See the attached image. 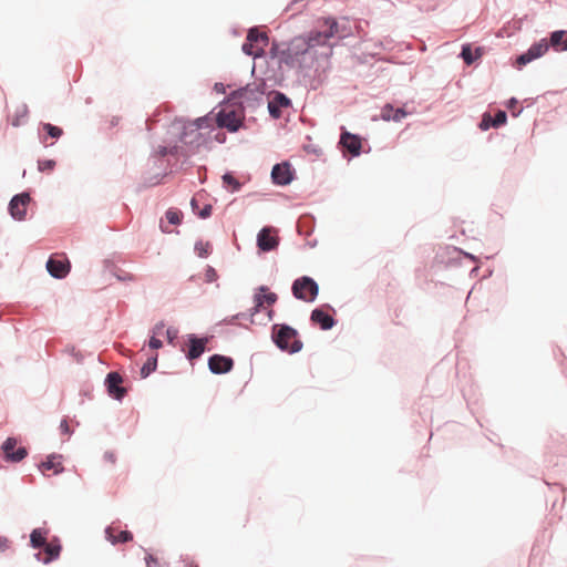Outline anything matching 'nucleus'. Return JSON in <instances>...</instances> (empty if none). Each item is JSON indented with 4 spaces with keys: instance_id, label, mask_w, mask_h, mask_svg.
Instances as JSON below:
<instances>
[{
    "instance_id": "f257e3e1",
    "label": "nucleus",
    "mask_w": 567,
    "mask_h": 567,
    "mask_svg": "<svg viewBox=\"0 0 567 567\" xmlns=\"http://www.w3.org/2000/svg\"><path fill=\"white\" fill-rule=\"evenodd\" d=\"M270 340L282 353L296 354L303 349L298 329L287 322H276L270 328Z\"/></svg>"
},
{
    "instance_id": "f03ea898",
    "label": "nucleus",
    "mask_w": 567,
    "mask_h": 567,
    "mask_svg": "<svg viewBox=\"0 0 567 567\" xmlns=\"http://www.w3.org/2000/svg\"><path fill=\"white\" fill-rule=\"evenodd\" d=\"M177 124L178 123H174L173 121L171 122L163 144H159L157 147H153L151 157L162 158L166 155H182L185 157V161L187 159L185 150V127L176 126Z\"/></svg>"
},
{
    "instance_id": "7ed1b4c3",
    "label": "nucleus",
    "mask_w": 567,
    "mask_h": 567,
    "mask_svg": "<svg viewBox=\"0 0 567 567\" xmlns=\"http://www.w3.org/2000/svg\"><path fill=\"white\" fill-rule=\"evenodd\" d=\"M218 109L219 103L203 116H198L194 120L176 116L173 122L178 123L176 126L185 127L186 138H188L192 133L200 132V130L208 128L209 131H216Z\"/></svg>"
},
{
    "instance_id": "20e7f679",
    "label": "nucleus",
    "mask_w": 567,
    "mask_h": 567,
    "mask_svg": "<svg viewBox=\"0 0 567 567\" xmlns=\"http://www.w3.org/2000/svg\"><path fill=\"white\" fill-rule=\"evenodd\" d=\"M319 284L308 275L297 277L291 284L292 297L306 303H312L319 296Z\"/></svg>"
},
{
    "instance_id": "39448f33",
    "label": "nucleus",
    "mask_w": 567,
    "mask_h": 567,
    "mask_svg": "<svg viewBox=\"0 0 567 567\" xmlns=\"http://www.w3.org/2000/svg\"><path fill=\"white\" fill-rule=\"evenodd\" d=\"M183 338L187 342V350L185 349V346H181L179 350L184 352L185 359L188 361V363L194 367L207 351L206 344L212 337H208L205 333L199 334L190 332L185 334Z\"/></svg>"
},
{
    "instance_id": "423d86ee",
    "label": "nucleus",
    "mask_w": 567,
    "mask_h": 567,
    "mask_svg": "<svg viewBox=\"0 0 567 567\" xmlns=\"http://www.w3.org/2000/svg\"><path fill=\"white\" fill-rule=\"evenodd\" d=\"M318 25L327 27L330 38L337 39L338 41L353 35V30L347 17L338 19L332 14L320 16L318 17Z\"/></svg>"
},
{
    "instance_id": "0eeeda50",
    "label": "nucleus",
    "mask_w": 567,
    "mask_h": 567,
    "mask_svg": "<svg viewBox=\"0 0 567 567\" xmlns=\"http://www.w3.org/2000/svg\"><path fill=\"white\" fill-rule=\"evenodd\" d=\"M226 104H231L229 96H225L219 102L216 128L226 130V132L229 134H235L238 133L240 130H246L247 126L239 117H237L235 110L224 109V105Z\"/></svg>"
},
{
    "instance_id": "6e6552de",
    "label": "nucleus",
    "mask_w": 567,
    "mask_h": 567,
    "mask_svg": "<svg viewBox=\"0 0 567 567\" xmlns=\"http://www.w3.org/2000/svg\"><path fill=\"white\" fill-rule=\"evenodd\" d=\"M258 90L254 82H249L233 90L227 96L230 97L231 104H234V100H239V104L256 110L264 103L262 92Z\"/></svg>"
},
{
    "instance_id": "1a4fd4ad",
    "label": "nucleus",
    "mask_w": 567,
    "mask_h": 567,
    "mask_svg": "<svg viewBox=\"0 0 567 567\" xmlns=\"http://www.w3.org/2000/svg\"><path fill=\"white\" fill-rule=\"evenodd\" d=\"M336 316V308L326 302L311 310L309 320L311 326H318L322 331H330L338 324Z\"/></svg>"
},
{
    "instance_id": "9d476101",
    "label": "nucleus",
    "mask_w": 567,
    "mask_h": 567,
    "mask_svg": "<svg viewBox=\"0 0 567 567\" xmlns=\"http://www.w3.org/2000/svg\"><path fill=\"white\" fill-rule=\"evenodd\" d=\"M297 179V171L289 159L274 164L270 171V182L278 187H287Z\"/></svg>"
},
{
    "instance_id": "9b49d317",
    "label": "nucleus",
    "mask_w": 567,
    "mask_h": 567,
    "mask_svg": "<svg viewBox=\"0 0 567 567\" xmlns=\"http://www.w3.org/2000/svg\"><path fill=\"white\" fill-rule=\"evenodd\" d=\"M18 441L17 436L9 435L0 444V452L4 462L17 464L29 456V449L18 445Z\"/></svg>"
},
{
    "instance_id": "f8f14e48",
    "label": "nucleus",
    "mask_w": 567,
    "mask_h": 567,
    "mask_svg": "<svg viewBox=\"0 0 567 567\" xmlns=\"http://www.w3.org/2000/svg\"><path fill=\"white\" fill-rule=\"evenodd\" d=\"M463 249L455 246L440 247L433 258L434 267H443L444 269L457 268L462 262Z\"/></svg>"
},
{
    "instance_id": "ddd939ff",
    "label": "nucleus",
    "mask_w": 567,
    "mask_h": 567,
    "mask_svg": "<svg viewBox=\"0 0 567 567\" xmlns=\"http://www.w3.org/2000/svg\"><path fill=\"white\" fill-rule=\"evenodd\" d=\"M32 188L14 194L8 204V214L14 221H24L28 216L27 206L31 202Z\"/></svg>"
},
{
    "instance_id": "4468645a",
    "label": "nucleus",
    "mask_w": 567,
    "mask_h": 567,
    "mask_svg": "<svg viewBox=\"0 0 567 567\" xmlns=\"http://www.w3.org/2000/svg\"><path fill=\"white\" fill-rule=\"evenodd\" d=\"M340 137L338 141V147L344 148L350 153V159L359 157L362 153H368L369 151L362 150V136L358 133H351L347 130L344 125L340 126Z\"/></svg>"
},
{
    "instance_id": "2eb2a0df",
    "label": "nucleus",
    "mask_w": 567,
    "mask_h": 567,
    "mask_svg": "<svg viewBox=\"0 0 567 567\" xmlns=\"http://www.w3.org/2000/svg\"><path fill=\"white\" fill-rule=\"evenodd\" d=\"M292 107V100L282 91L271 89L269 91L267 110L269 117L271 120H280L281 118V110H287Z\"/></svg>"
},
{
    "instance_id": "dca6fc26",
    "label": "nucleus",
    "mask_w": 567,
    "mask_h": 567,
    "mask_svg": "<svg viewBox=\"0 0 567 567\" xmlns=\"http://www.w3.org/2000/svg\"><path fill=\"white\" fill-rule=\"evenodd\" d=\"M122 382L123 378L117 371L107 372L103 381L104 390L107 396L114 401H117L118 403L123 402L127 393V390L122 385Z\"/></svg>"
},
{
    "instance_id": "f3484780",
    "label": "nucleus",
    "mask_w": 567,
    "mask_h": 567,
    "mask_svg": "<svg viewBox=\"0 0 567 567\" xmlns=\"http://www.w3.org/2000/svg\"><path fill=\"white\" fill-rule=\"evenodd\" d=\"M213 132L214 131H208L207 133L196 132L192 133V135L188 138H186L185 150L187 158L196 154L202 147L205 148L206 151L213 150Z\"/></svg>"
},
{
    "instance_id": "a211bd4d",
    "label": "nucleus",
    "mask_w": 567,
    "mask_h": 567,
    "mask_svg": "<svg viewBox=\"0 0 567 567\" xmlns=\"http://www.w3.org/2000/svg\"><path fill=\"white\" fill-rule=\"evenodd\" d=\"M37 134L40 144L47 148L64 135V130L59 125L41 121L39 122Z\"/></svg>"
},
{
    "instance_id": "6ab92c4d",
    "label": "nucleus",
    "mask_w": 567,
    "mask_h": 567,
    "mask_svg": "<svg viewBox=\"0 0 567 567\" xmlns=\"http://www.w3.org/2000/svg\"><path fill=\"white\" fill-rule=\"evenodd\" d=\"M207 367L212 374L223 375L233 371L235 360L230 355L214 353L207 358Z\"/></svg>"
},
{
    "instance_id": "aec40b11",
    "label": "nucleus",
    "mask_w": 567,
    "mask_h": 567,
    "mask_svg": "<svg viewBox=\"0 0 567 567\" xmlns=\"http://www.w3.org/2000/svg\"><path fill=\"white\" fill-rule=\"evenodd\" d=\"M43 547L44 556L41 551L34 553L33 557L37 561L43 565H50L58 560L63 550V546L59 536H53L50 544H47Z\"/></svg>"
},
{
    "instance_id": "412c9836",
    "label": "nucleus",
    "mask_w": 567,
    "mask_h": 567,
    "mask_svg": "<svg viewBox=\"0 0 567 567\" xmlns=\"http://www.w3.org/2000/svg\"><path fill=\"white\" fill-rule=\"evenodd\" d=\"M45 269L52 278L61 280L70 274L71 265L69 259L52 254L45 262Z\"/></svg>"
},
{
    "instance_id": "4be33fe9",
    "label": "nucleus",
    "mask_w": 567,
    "mask_h": 567,
    "mask_svg": "<svg viewBox=\"0 0 567 567\" xmlns=\"http://www.w3.org/2000/svg\"><path fill=\"white\" fill-rule=\"evenodd\" d=\"M485 52L486 48L483 45L473 47L472 43L464 42L461 45V51L457 54V58L462 59L463 62L468 66L478 65Z\"/></svg>"
},
{
    "instance_id": "5701e85b",
    "label": "nucleus",
    "mask_w": 567,
    "mask_h": 567,
    "mask_svg": "<svg viewBox=\"0 0 567 567\" xmlns=\"http://www.w3.org/2000/svg\"><path fill=\"white\" fill-rule=\"evenodd\" d=\"M183 218H184V213L177 208V207H168L165 213H164V216L161 217L159 219V223H158V227H159V230L163 233V234H172V233H175V234H178L179 231L178 230H175L173 231L169 226H178L183 223Z\"/></svg>"
},
{
    "instance_id": "b1692460",
    "label": "nucleus",
    "mask_w": 567,
    "mask_h": 567,
    "mask_svg": "<svg viewBox=\"0 0 567 567\" xmlns=\"http://www.w3.org/2000/svg\"><path fill=\"white\" fill-rule=\"evenodd\" d=\"M279 243V238L270 235V228L268 226H264L257 233L256 247L258 254H267L276 250Z\"/></svg>"
},
{
    "instance_id": "393cba45",
    "label": "nucleus",
    "mask_w": 567,
    "mask_h": 567,
    "mask_svg": "<svg viewBox=\"0 0 567 567\" xmlns=\"http://www.w3.org/2000/svg\"><path fill=\"white\" fill-rule=\"evenodd\" d=\"M64 456L60 453L52 452L48 454L43 461L37 464L38 470L43 473L44 471H52L54 476L61 475L65 472L63 465Z\"/></svg>"
},
{
    "instance_id": "a878e982",
    "label": "nucleus",
    "mask_w": 567,
    "mask_h": 567,
    "mask_svg": "<svg viewBox=\"0 0 567 567\" xmlns=\"http://www.w3.org/2000/svg\"><path fill=\"white\" fill-rule=\"evenodd\" d=\"M241 320H248L249 321V317L246 315V311H240V312H237L235 315L227 316V317L223 318L221 320H219L218 322L215 323L214 330L219 336L233 333V330L223 329V327H226V326H235L236 324L239 328H244V329L248 330L249 326L245 324V323H240Z\"/></svg>"
},
{
    "instance_id": "bb28decb",
    "label": "nucleus",
    "mask_w": 567,
    "mask_h": 567,
    "mask_svg": "<svg viewBox=\"0 0 567 567\" xmlns=\"http://www.w3.org/2000/svg\"><path fill=\"white\" fill-rule=\"evenodd\" d=\"M410 114L412 113L406 109V104L395 106L392 103H385L381 107L380 118L384 122L399 123Z\"/></svg>"
},
{
    "instance_id": "cd10ccee",
    "label": "nucleus",
    "mask_w": 567,
    "mask_h": 567,
    "mask_svg": "<svg viewBox=\"0 0 567 567\" xmlns=\"http://www.w3.org/2000/svg\"><path fill=\"white\" fill-rule=\"evenodd\" d=\"M307 42L311 44V49H315L317 47H329L330 44V34H328L327 27H319L318 25V19L316 20V25L305 34Z\"/></svg>"
},
{
    "instance_id": "c85d7f7f",
    "label": "nucleus",
    "mask_w": 567,
    "mask_h": 567,
    "mask_svg": "<svg viewBox=\"0 0 567 567\" xmlns=\"http://www.w3.org/2000/svg\"><path fill=\"white\" fill-rule=\"evenodd\" d=\"M548 44V51L563 53L567 51V29H558L548 32L545 37Z\"/></svg>"
},
{
    "instance_id": "c756f323",
    "label": "nucleus",
    "mask_w": 567,
    "mask_h": 567,
    "mask_svg": "<svg viewBox=\"0 0 567 567\" xmlns=\"http://www.w3.org/2000/svg\"><path fill=\"white\" fill-rule=\"evenodd\" d=\"M282 44L289 47L293 54L301 60H303L305 55L308 54L311 50V44L307 42L305 35L295 37L289 42H282Z\"/></svg>"
},
{
    "instance_id": "7c9ffc66",
    "label": "nucleus",
    "mask_w": 567,
    "mask_h": 567,
    "mask_svg": "<svg viewBox=\"0 0 567 567\" xmlns=\"http://www.w3.org/2000/svg\"><path fill=\"white\" fill-rule=\"evenodd\" d=\"M252 297L255 299H259L262 301V305H267L269 307L277 303L279 297L276 292L271 291V289L267 285H259L254 289Z\"/></svg>"
},
{
    "instance_id": "2f4dec72",
    "label": "nucleus",
    "mask_w": 567,
    "mask_h": 567,
    "mask_svg": "<svg viewBox=\"0 0 567 567\" xmlns=\"http://www.w3.org/2000/svg\"><path fill=\"white\" fill-rule=\"evenodd\" d=\"M173 175V171L172 169H163L162 172L159 173H156L154 175H151L148 177H144L143 181L137 184L136 186V192L137 193H141L145 189H148V188H152V187H155L157 185H161L163 179L167 176H171Z\"/></svg>"
},
{
    "instance_id": "473e14b6",
    "label": "nucleus",
    "mask_w": 567,
    "mask_h": 567,
    "mask_svg": "<svg viewBox=\"0 0 567 567\" xmlns=\"http://www.w3.org/2000/svg\"><path fill=\"white\" fill-rule=\"evenodd\" d=\"M221 184L223 188L230 194L239 193L244 187V183L236 177V173L228 169L221 175Z\"/></svg>"
},
{
    "instance_id": "72a5a7b5",
    "label": "nucleus",
    "mask_w": 567,
    "mask_h": 567,
    "mask_svg": "<svg viewBox=\"0 0 567 567\" xmlns=\"http://www.w3.org/2000/svg\"><path fill=\"white\" fill-rule=\"evenodd\" d=\"M254 43H256V38L252 35H246L245 41L241 44V52L254 59L256 61L257 59H266V52L262 48H259L257 50H254Z\"/></svg>"
},
{
    "instance_id": "f704fd0d",
    "label": "nucleus",
    "mask_w": 567,
    "mask_h": 567,
    "mask_svg": "<svg viewBox=\"0 0 567 567\" xmlns=\"http://www.w3.org/2000/svg\"><path fill=\"white\" fill-rule=\"evenodd\" d=\"M50 529L47 527H35L31 530L29 535L28 546L32 549L41 548L47 543V536L49 535Z\"/></svg>"
},
{
    "instance_id": "c9c22d12",
    "label": "nucleus",
    "mask_w": 567,
    "mask_h": 567,
    "mask_svg": "<svg viewBox=\"0 0 567 567\" xmlns=\"http://www.w3.org/2000/svg\"><path fill=\"white\" fill-rule=\"evenodd\" d=\"M189 205L192 208V213L202 220H206L210 218L213 215V205L206 203L203 206H200L199 202L195 196L190 198Z\"/></svg>"
},
{
    "instance_id": "e433bc0d",
    "label": "nucleus",
    "mask_w": 567,
    "mask_h": 567,
    "mask_svg": "<svg viewBox=\"0 0 567 567\" xmlns=\"http://www.w3.org/2000/svg\"><path fill=\"white\" fill-rule=\"evenodd\" d=\"M158 367V354L154 353L147 357L145 362L140 368V378L142 380L147 379L152 373L157 370Z\"/></svg>"
},
{
    "instance_id": "4c0bfd02",
    "label": "nucleus",
    "mask_w": 567,
    "mask_h": 567,
    "mask_svg": "<svg viewBox=\"0 0 567 567\" xmlns=\"http://www.w3.org/2000/svg\"><path fill=\"white\" fill-rule=\"evenodd\" d=\"M315 230V217L308 213L300 217L298 221V233L301 236H309Z\"/></svg>"
},
{
    "instance_id": "58836bf2",
    "label": "nucleus",
    "mask_w": 567,
    "mask_h": 567,
    "mask_svg": "<svg viewBox=\"0 0 567 567\" xmlns=\"http://www.w3.org/2000/svg\"><path fill=\"white\" fill-rule=\"evenodd\" d=\"M252 306L246 310V315L249 317V323L250 324H259V326H266V321H257L256 316L260 312H264L265 307L262 305V301H259V299H255L251 297Z\"/></svg>"
},
{
    "instance_id": "ea45409f",
    "label": "nucleus",
    "mask_w": 567,
    "mask_h": 567,
    "mask_svg": "<svg viewBox=\"0 0 567 567\" xmlns=\"http://www.w3.org/2000/svg\"><path fill=\"white\" fill-rule=\"evenodd\" d=\"M298 63H301V59L293 54L292 50L285 45L282 50V55L279 60V62H276V64L282 66L286 65L289 69L296 68Z\"/></svg>"
},
{
    "instance_id": "a19ab883",
    "label": "nucleus",
    "mask_w": 567,
    "mask_h": 567,
    "mask_svg": "<svg viewBox=\"0 0 567 567\" xmlns=\"http://www.w3.org/2000/svg\"><path fill=\"white\" fill-rule=\"evenodd\" d=\"M194 252L198 258L206 259L213 252V244L209 240L198 238L194 244Z\"/></svg>"
},
{
    "instance_id": "79ce46f5",
    "label": "nucleus",
    "mask_w": 567,
    "mask_h": 567,
    "mask_svg": "<svg viewBox=\"0 0 567 567\" xmlns=\"http://www.w3.org/2000/svg\"><path fill=\"white\" fill-rule=\"evenodd\" d=\"M533 61H535V59L533 58L528 49L511 58L512 66L518 71L523 70L527 64L532 63Z\"/></svg>"
},
{
    "instance_id": "37998d69",
    "label": "nucleus",
    "mask_w": 567,
    "mask_h": 567,
    "mask_svg": "<svg viewBox=\"0 0 567 567\" xmlns=\"http://www.w3.org/2000/svg\"><path fill=\"white\" fill-rule=\"evenodd\" d=\"M285 45L282 44V42H279L277 39H272L271 43H270V48L268 50V52H266V59H262L264 62L266 60H268L270 62V64L276 60V62H279L281 55H282V50H284Z\"/></svg>"
},
{
    "instance_id": "c03bdc74",
    "label": "nucleus",
    "mask_w": 567,
    "mask_h": 567,
    "mask_svg": "<svg viewBox=\"0 0 567 567\" xmlns=\"http://www.w3.org/2000/svg\"><path fill=\"white\" fill-rule=\"evenodd\" d=\"M527 49L532 53L533 58L537 60L548 52L547 40H545V37L540 38L534 41Z\"/></svg>"
},
{
    "instance_id": "a18cd8bd",
    "label": "nucleus",
    "mask_w": 567,
    "mask_h": 567,
    "mask_svg": "<svg viewBox=\"0 0 567 567\" xmlns=\"http://www.w3.org/2000/svg\"><path fill=\"white\" fill-rule=\"evenodd\" d=\"M58 162L54 158L41 157L37 161V169L41 174H52L56 168Z\"/></svg>"
},
{
    "instance_id": "49530a36",
    "label": "nucleus",
    "mask_w": 567,
    "mask_h": 567,
    "mask_svg": "<svg viewBox=\"0 0 567 567\" xmlns=\"http://www.w3.org/2000/svg\"><path fill=\"white\" fill-rule=\"evenodd\" d=\"M251 75L255 78V82L254 83L256 84V86H258V89H259L258 91L262 92V97L265 95L269 96V91L271 89H274V86H270L269 79L262 78V76L258 78L256 75V63H254V65H252Z\"/></svg>"
},
{
    "instance_id": "de8ad7c7",
    "label": "nucleus",
    "mask_w": 567,
    "mask_h": 567,
    "mask_svg": "<svg viewBox=\"0 0 567 567\" xmlns=\"http://www.w3.org/2000/svg\"><path fill=\"white\" fill-rule=\"evenodd\" d=\"M271 72H272V79H274V82L270 83V86H280V87H287V84H286V76H285V73H284V70H282V66L280 65H276L271 68Z\"/></svg>"
},
{
    "instance_id": "09e8293b",
    "label": "nucleus",
    "mask_w": 567,
    "mask_h": 567,
    "mask_svg": "<svg viewBox=\"0 0 567 567\" xmlns=\"http://www.w3.org/2000/svg\"><path fill=\"white\" fill-rule=\"evenodd\" d=\"M303 81L305 85L311 91L318 90L323 84V78L321 74L310 75L305 73Z\"/></svg>"
},
{
    "instance_id": "8fccbe9b",
    "label": "nucleus",
    "mask_w": 567,
    "mask_h": 567,
    "mask_svg": "<svg viewBox=\"0 0 567 567\" xmlns=\"http://www.w3.org/2000/svg\"><path fill=\"white\" fill-rule=\"evenodd\" d=\"M29 115V107L25 103H23L17 111L14 112L13 118L11 121V125L13 127H20L23 124V120Z\"/></svg>"
},
{
    "instance_id": "3c124183",
    "label": "nucleus",
    "mask_w": 567,
    "mask_h": 567,
    "mask_svg": "<svg viewBox=\"0 0 567 567\" xmlns=\"http://www.w3.org/2000/svg\"><path fill=\"white\" fill-rule=\"evenodd\" d=\"M508 114L506 110H497L494 114H492V122L494 124V128H499L507 124Z\"/></svg>"
},
{
    "instance_id": "603ef678",
    "label": "nucleus",
    "mask_w": 567,
    "mask_h": 567,
    "mask_svg": "<svg viewBox=\"0 0 567 567\" xmlns=\"http://www.w3.org/2000/svg\"><path fill=\"white\" fill-rule=\"evenodd\" d=\"M251 33L256 38V43L260 42L264 45H268L269 44V37H268V34L265 33V32L259 31V28L257 25L248 28L247 34L250 35Z\"/></svg>"
},
{
    "instance_id": "864d4df0",
    "label": "nucleus",
    "mask_w": 567,
    "mask_h": 567,
    "mask_svg": "<svg viewBox=\"0 0 567 567\" xmlns=\"http://www.w3.org/2000/svg\"><path fill=\"white\" fill-rule=\"evenodd\" d=\"M134 539V535L131 530L128 529H123L120 532V534L117 536H115V538H113L111 540V544L113 546L117 545V544H123V543H128V542H132Z\"/></svg>"
},
{
    "instance_id": "5fc2aeb1",
    "label": "nucleus",
    "mask_w": 567,
    "mask_h": 567,
    "mask_svg": "<svg viewBox=\"0 0 567 567\" xmlns=\"http://www.w3.org/2000/svg\"><path fill=\"white\" fill-rule=\"evenodd\" d=\"M178 333H179V331L176 327L168 326L164 331V337H165L167 344L175 347Z\"/></svg>"
},
{
    "instance_id": "6e6d98bb",
    "label": "nucleus",
    "mask_w": 567,
    "mask_h": 567,
    "mask_svg": "<svg viewBox=\"0 0 567 567\" xmlns=\"http://www.w3.org/2000/svg\"><path fill=\"white\" fill-rule=\"evenodd\" d=\"M219 278V275L217 272V270L215 269V267L210 266V265H206L205 268H204V281L206 284H213V282H216Z\"/></svg>"
},
{
    "instance_id": "4d7b16f0",
    "label": "nucleus",
    "mask_w": 567,
    "mask_h": 567,
    "mask_svg": "<svg viewBox=\"0 0 567 567\" xmlns=\"http://www.w3.org/2000/svg\"><path fill=\"white\" fill-rule=\"evenodd\" d=\"M477 127L482 131V132H485V131H488L491 128H494V124L492 122V113L489 112H485L483 113L478 124H477Z\"/></svg>"
},
{
    "instance_id": "13d9d810",
    "label": "nucleus",
    "mask_w": 567,
    "mask_h": 567,
    "mask_svg": "<svg viewBox=\"0 0 567 567\" xmlns=\"http://www.w3.org/2000/svg\"><path fill=\"white\" fill-rule=\"evenodd\" d=\"M93 384L90 383V382H85L84 384H82L81 389H80V396H82V399L86 398L89 400H92L93 399ZM84 403V400H81L80 401V404H83Z\"/></svg>"
},
{
    "instance_id": "bf43d9fd",
    "label": "nucleus",
    "mask_w": 567,
    "mask_h": 567,
    "mask_svg": "<svg viewBox=\"0 0 567 567\" xmlns=\"http://www.w3.org/2000/svg\"><path fill=\"white\" fill-rule=\"evenodd\" d=\"M144 346L148 347L151 350L157 351L163 348L164 343L158 337L148 334Z\"/></svg>"
},
{
    "instance_id": "052dcab7",
    "label": "nucleus",
    "mask_w": 567,
    "mask_h": 567,
    "mask_svg": "<svg viewBox=\"0 0 567 567\" xmlns=\"http://www.w3.org/2000/svg\"><path fill=\"white\" fill-rule=\"evenodd\" d=\"M113 277L116 278V280L121 281V282L133 281L135 279V276L133 274L126 272L121 268L115 270V272L113 274Z\"/></svg>"
},
{
    "instance_id": "680f3d73",
    "label": "nucleus",
    "mask_w": 567,
    "mask_h": 567,
    "mask_svg": "<svg viewBox=\"0 0 567 567\" xmlns=\"http://www.w3.org/2000/svg\"><path fill=\"white\" fill-rule=\"evenodd\" d=\"M141 548L145 553L144 560H145L146 567H158V565H161L158 558L156 556H154L153 554H151L148 549L144 548L143 546H141Z\"/></svg>"
},
{
    "instance_id": "e2e57ef3",
    "label": "nucleus",
    "mask_w": 567,
    "mask_h": 567,
    "mask_svg": "<svg viewBox=\"0 0 567 567\" xmlns=\"http://www.w3.org/2000/svg\"><path fill=\"white\" fill-rule=\"evenodd\" d=\"M302 150L307 153V154H313L316 156H321L323 154L322 152V148L318 145H315V144H305L302 146Z\"/></svg>"
},
{
    "instance_id": "0e129e2a",
    "label": "nucleus",
    "mask_w": 567,
    "mask_h": 567,
    "mask_svg": "<svg viewBox=\"0 0 567 567\" xmlns=\"http://www.w3.org/2000/svg\"><path fill=\"white\" fill-rule=\"evenodd\" d=\"M59 431H60V434L61 435H66V436H71L73 434V430H71V427L69 426V423L66 421V417H62V420L60 421V424H59Z\"/></svg>"
},
{
    "instance_id": "69168bd1",
    "label": "nucleus",
    "mask_w": 567,
    "mask_h": 567,
    "mask_svg": "<svg viewBox=\"0 0 567 567\" xmlns=\"http://www.w3.org/2000/svg\"><path fill=\"white\" fill-rule=\"evenodd\" d=\"M103 269L105 271H109L112 276L120 267L116 266L115 261L112 258H104L103 259Z\"/></svg>"
},
{
    "instance_id": "338daca9",
    "label": "nucleus",
    "mask_w": 567,
    "mask_h": 567,
    "mask_svg": "<svg viewBox=\"0 0 567 567\" xmlns=\"http://www.w3.org/2000/svg\"><path fill=\"white\" fill-rule=\"evenodd\" d=\"M164 328H165V322L163 320L158 321L157 323H155L148 331V334L150 336H156L158 337L159 334H163L164 333Z\"/></svg>"
},
{
    "instance_id": "774afa93",
    "label": "nucleus",
    "mask_w": 567,
    "mask_h": 567,
    "mask_svg": "<svg viewBox=\"0 0 567 567\" xmlns=\"http://www.w3.org/2000/svg\"><path fill=\"white\" fill-rule=\"evenodd\" d=\"M212 136H213V140L214 142L218 143V144H225L227 142V134L225 132H213L212 133Z\"/></svg>"
}]
</instances>
